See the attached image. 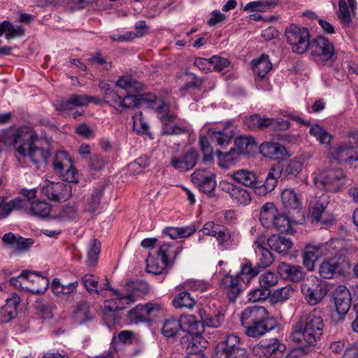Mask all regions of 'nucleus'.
Wrapping results in <instances>:
<instances>
[{"mask_svg": "<svg viewBox=\"0 0 358 358\" xmlns=\"http://www.w3.org/2000/svg\"><path fill=\"white\" fill-rule=\"evenodd\" d=\"M38 141L36 131L29 127H10L0 132V142L13 145L17 161L23 166L31 162L38 168L47 162L50 153L37 145Z\"/></svg>", "mask_w": 358, "mask_h": 358, "instance_id": "1", "label": "nucleus"}, {"mask_svg": "<svg viewBox=\"0 0 358 358\" xmlns=\"http://www.w3.org/2000/svg\"><path fill=\"white\" fill-rule=\"evenodd\" d=\"M324 323L322 311L314 308L303 313L294 323L289 334L290 340L298 344L305 354L315 351L322 340Z\"/></svg>", "mask_w": 358, "mask_h": 358, "instance_id": "2", "label": "nucleus"}, {"mask_svg": "<svg viewBox=\"0 0 358 358\" xmlns=\"http://www.w3.org/2000/svg\"><path fill=\"white\" fill-rule=\"evenodd\" d=\"M280 168H271L263 184L258 180L253 171L248 169H238L229 176L237 183L253 188L257 195L265 196L271 192L276 187L278 179L280 177Z\"/></svg>", "mask_w": 358, "mask_h": 358, "instance_id": "3", "label": "nucleus"}, {"mask_svg": "<svg viewBox=\"0 0 358 358\" xmlns=\"http://www.w3.org/2000/svg\"><path fill=\"white\" fill-rule=\"evenodd\" d=\"M313 176L315 185L331 192H339L348 178L345 171L341 169L318 170Z\"/></svg>", "mask_w": 358, "mask_h": 358, "instance_id": "4", "label": "nucleus"}, {"mask_svg": "<svg viewBox=\"0 0 358 358\" xmlns=\"http://www.w3.org/2000/svg\"><path fill=\"white\" fill-rule=\"evenodd\" d=\"M287 42L294 53L303 54L310 45V34L308 29L292 24L285 31Z\"/></svg>", "mask_w": 358, "mask_h": 358, "instance_id": "5", "label": "nucleus"}, {"mask_svg": "<svg viewBox=\"0 0 358 358\" xmlns=\"http://www.w3.org/2000/svg\"><path fill=\"white\" fill-rule=\"evenodd\" d=\"M139 287L148 290V285L145 282L134 283V291L127 294H123L118 290L112 289L111 291L113 292V298L112 299L105 301V310L114 313L118 310L124 309L127 306L136 301L140 296L136 292Z\"/></svg>", "mask_w": 358, "mask_h": 358, "instance_id": "6", "label": "nucleus"}, {"mask_svg": "<svg viewBox=\"0 0 358 358\" xmlns=\"http://www.w3.org/2000/svg\"><path fill=\"white\" fill-rule=\"evenodd\" d=\"M162 311L159 303L149 302L144 305L138 304L127 313L128 320L133 324L149 322L157 317Z\"/></svg>", "mask_w": 358, "mask_h": 358, "instance_id": "7", "label": "nucleus"}, {"mask_svg": "<svg viewBox=\"0 0 358 358\" xmlns=\"http://www.w3.org/2000/svg\"><path fill=\"white\" fill-rule=\"evenodd\" d=\"M245 354V350L241 346L240 338L231 334L217 345L213 358H239Z\"/></svg>", "mask_w": 358, "mask_h": 358, "instance_id": "8", "label": "nucleus"}, {"mask_svg": "<svg viewBox=\"0 0 358 358\" xmlns=\"http://www.w3.org/2000/svg\"><path fill=\"white\" fill-rule=\"evenodd\" d=\"M301 289L306 301L311 306L319 303L327 294L325 285L316 277H310L304 280Z\"/></svg>", "mask_w": 358, "mask_h": 358, "instance_id": "9", "label": "nucleus"}, {"mask_svg": "<svg viewBox=\"0 0 358 358\" xmlns=\"http://www.w3.org/2000/svg\"><path fill=\"white\" fill-rule=\"evenodd\" d=\"M53 166L57 174L67 184L77 182V172L73 166L72 159L69 155L64 151L56 153Z\"/></svg>", "mask_w": 358, "mask_h": 358, "instance_id": "10", "label": "nucleus"}, {"mask_svg": "<svg viewBox=\"0 0 358 358\" xmlns=\"http://www.w3.org/2000/svg\"><path fill=\"white\" fill-rule=\"evenodd\" d=\"M308 49L312 59L317 62L329 61L334 55L333 43L323 36L313 38Z\"/></svg>", "mask_w": 358, "mask_h": 358, "instance_id": "11", "label": "nucleus"}, {"mask_svg": "<svg viewBox=\"0 0 358 358\" xmlns=\"http://www.w3.org/2000/svg\"><path fill=\"white\" fill-rule=\"evenodd\" d=\"M350 267L349 262L342 256H334L324 259L319 266L320 277L331 279L336 274L343 275Z\"/></svg>", "mask_w": 358, "mask_h": 358, "instance_id": "12", "label": "nucleus"}, {"mask_svg": "<svg viewBox=\"0 0 358 358\" xmlns=\"http://www.w3.org/2000/svg\"><path fill=\"white\" fill-rule=\"evenodd\" d=\"M169 110V106L164 102H162L156 108L157 117L163 124L162 133L165 135H178L185 133L187 131L185 128L171 124L177 119V116L170 113Z\"/></svg>", "mask_w": 358, "mask_h": 358, "instance_id": "13", "label": "nucleus"}, {"mask_svg": "<svg viewBox=\"0 0 358 358\" xmlns=\"http://www.w3.org/2000/svg\"><path fill=\"white\" fill-rule=\"evenodd\" d=\"M43 195L52 201L64 202L72 196V186L70 184L48 181L41 189Z\"/></svg>", "mask_w": 358, "mask_h": 358, "instance_id": "14", "label": "nucleus"}, {"mask_svg": "<svg viewBox=\"0 0 358 358\" xmlns=\"http://www.w3.org/2000/svg\"><path fill=\"white\" fill-rule=\"evenodd\" d=\"M91 102L97 103L99 101L94 96L74 94L66 99H62L55 101L53 106L56 110L63 112L72 110L75 107L86 106Z\"/></svg>", "mask_w": 358, "mask_h": 358, "instance_id": "15", "label": "nucleus"}, {"mask_svg": "<svg viewBox=\"0 0 358 358\" xmlns=\"http://www.w3.org/2000/svg\"><path fill=\"white\" fill-rule=\"evenodd\" d=\"M219 187L227 193L234 203L241 206H248L251 203L250 192L245 188L232 184L227 180L220 182Z\"/></svg>", "mask_w": 358, "mask_h": 358, "instance_id": "16", "label": "nucleus"}, {"mask_svg": "<svg viewBox=\"0 0 358 358\" xmlns=\"http://www.w3.org/2000/svg\"><path fill=\"white\" fill-rule=\"evenodd\" d=\"M192 182L203 193H211L216 187L215 176L205 169L196 170L192 174Z\"/></svg>", "mask_w": 358, "mask_h": 358, "instance_id": "17", "label": "nucleus"}, {"mask_svg": "<svg viewBox=\"0 0 358 358\" xmlns=\"http://www.w3.org/2000/svg\"><path fill=\"white\" fill-rule=\"evenodd\" d=\"M285 345L277 338H271L255 345L252 350V355L257 358H269L277 352H283Z\"/></svg>", "mask_w": 358, "mask_h": 358, "instance_id": "18", "label": "nucleus"}, {"mask_svg": "<svg viewBox=\"0 0 358 358\" xmlns=\"http://www.w3.org/2000/svg\"><path fill=\"white\" fill-rule=\"evenodd\" d=\"M25 275L26 280L23 282L24 290L34 294H41L48 287V279L38 273L26 271Z\"/></svg>", "mask_w": 358, "mask_h": 358, "instance_id": "19", "label": "nucleus"}, {"mask_svg": "<svg viewBox=\"0 0 358 358\" xmlns=\"http://www.w3.org/2000/svg\"><path fill=\"white\" fill-rule=\"evenodd\" d=\"M253 248L258 268H266L272 264L274 259L271 252L265 247V237L259 236L253 243Z\"/></svg>", "mask_w": 358, "mask_h": 358, "instance_id": "20", "label": "nucleus"}, {"mask_svg": "<svg viewBox=\"0 0 358 358\" xmlns=\"http://www.w3.org/2000/svg\"><path fill=\"white\" fill-rule=\"evenodd\" d=\"M334 304L338 315L344 316L351 306V294L349 289L343 285H339L333 294Z\"/></svg>", "mask_w": 358, "mask_h": 358, "instance_id": "21", "label": "nucleus"}, {"mask_svg": "<svg viewBox=\"0 0 358 358\" xmlns=\"http://www.w3.org/2000/svg\"><path fill=\"white\" fill-rule=\"evenodd\" d=\"M269 318L268 310L263 306H253L246 308L241 314V325H248L249 323L262 321Z\"/></svg>", "mask_w": 358, "mask_h": 358, "instance_id": "22", "label": "nucleus"}, {"mask_svg": "<svg viewBox=\"0 0 358 358\" xmlns=\"http://www.w3.org/2000/svg\"><path fill=\"white\" fill-rule=\"evenodd\" d=\"M202 332L198 334H185L181 338L183 348H186L187 353H201L206 347L207 341L202 336Z\"/></svg>", "mask_w": 358, "mask_h": 358, "instance_id": "23", "label": "nucleus"}, {"mask_svg": "<svg viewBox=\"0 0 358 358\" xmlns=\"http://www.w3.org/2000/svg\"><path fill=\"white\" fill-rule=\"evenodd\" d=\"M198 153L195 150H187L180 158H173L171 164L176 169L185 171L193 169L196 164Z\"/></svg>", "mask_w": 358, "mask_h": 358, "instance_id": "24", "label": "nucleus"}, {"mask_svg": "<svg viewBox=\"0 0 358 358\" xmlns=\"http://www.w3.org/2000/svg\"><path fill=\"white\" fill-rule=\"evenodd\" d=\"M241 281L236 275H225L222 280L221 285L226 291L229 301H234L237 296L242 291Z\"/></svg>", "mask_w": 358, "mask_h": 358, "instance_id": "25", "label": "nucleus"}, {"mask_svg": "<svg viewBox=\"0 0 358 358\" xmlns=\"http://www.w3.org/2000/svg\"><path fill=\"white\" fill-rule=\"evenodd\" d=\"M329 204V201L325 196L313 198L309 203V212L311 217L316 222L327 223V221L322 218L326 213V208Z\"/></svg>", "mask_w": 358, "mask_h": 358, "instance_id": "26", "label": "nucleus"}, {"mask_svg": "<svg viewBox=\"0 0 358 358\" xmlns=\"http://www.w3.org/2000/svg\"><path fill=\"white\" fill-rule=\"evenodd\" d=\"M261 154L267 158L273 160H278L283 158L287 150L284 145L275 142H266L259 146Z\"/></svg>", "mask_w": 358, "mask_h": 358, "instance_id": "27", "label": "nucleus"}, {"mask_svg": "<svg viewBox=\"0 0 358 358\" xmlns=\"http://www.w3.org/2000/svg\"><path fill=\"white\" fill-rule=\"evenodd\" d=\"M82 282L90 293L100 294L103 290H112L108 279L99 281V278L92 274H85L82 278Z\"/></svg>", "mask_w": 358, "mask_h": 358, "instance_id": "28", "label": "nucleus"}, {"mask_svg": "<svg viewBox=\"0 0 358 358\" xmlns=\"http://www.w3.org/2000/svg\"><path fill=\"white\" fill-rule=\"evenodd\" d=\"M278 273L282 278L292 282H299L304 276V273L301 266L288 264L285 262L279 264Z\"/></svg>", "mask_w": 358, "mask_h": 358, "instance_id": "29", "label": "nucleus"}, {"mask_svg": "<svg viewBox=\"0 0 358 358\" xmlns=\"http://www.w3.org/2000/svg\"><path fill=\"white\" fill-rule=\"evenodd\" d=\"M271 320H263L262 321L249 323L248 325L242 326L246 336L251 338H259L266 332L273 329V326L270 324Z\"/></svg>", "mask_w": 358, "mask_h": 358, "instance_id": "30", "label": "nucleus"}, {"mask_svg": "<svg viewBox=\"0 0 358 358\" xmlns=\"http://www.w3.org/2000/svg\"><path fill=\"white\" fill-rule=\"evenodd\" d=\"M267 244L272 250L282 256L287 255L293 245L289 238L276 234L271 236L267 239Z\"/></svg>", "mask_w": 358, "mask_h": 358, "instance_id": "31", "label": "nucleus"}, {"mask_svg": "<svg viewBox=\"0 0 358 358\" xmlns=\"http://www.w3.org/2000/svg\"><path fill=\"white\" fill-rule=\"evenodd\" d=\"M20 302V299L17 294L6 299V304L0 307V322H8L17 315V307Z\"/></svg>", "mask_w": 358, "mask_h": 358, "instance_id": "32", "label": "nucleus"}, {"mask_svg": "<svg viewBox=\"0 0 358 358\" xmlns=\"http://www.w3.org/2000/svg\"><path fill=\"white\" fill-rule=\"evenodd\" d=\"M208 134L212 141L216 142L217 145L224 146L228 145L233 138L234 131L231 126L227 125L219 130L209 129Z\"/></svg>", "mask_w": 358, "mask_h": 358, "instance_id": "33", "label": "nucleus"}, {"mask_svg": "<svg viewBox=\"0 0 358 358\" xmlns=\"http://www.w3.org/2000/svg\"><path fill=\"white\" fill-rule=\"evenodd\" d=\"M2 239L3 243L14 251L27 249L34 243L31 238H24L21 236H17L12 233L5 234Z\"/></svg>", "mask_w": 358, "mask_h": 358, "instance_id": "34", "label": "nucleus"}, {"mask_svg": "<svg viewBox=\"0 0 358 358\" xmlns=\"http://www.w3.org/2000/svg\"><path fill=\"white\" fill-rule=\"evenodd\" d=\"M323 245H307L302 253L303 264L308 270L313 271L315 268V262L320 255V250Z\"/></svg>", "mask_w": 358, "mask_h": 358, "instance_id": "35", "label": "nucleus"}, {"mask_svg": "<svg viewBox=\"0 0 358 358\" xmlns=\"http://www.w3.org/2000/svg\"><path fill=\"white\" fill-rule=\"evenodd\" d=\"M278 211L272 203H266L261 208L259 221L265 228H271L278 215Z\"/></svg>", "mask_w": 358, "mask_h": 358, "instance_id": "36", "label": "nucleus"}, {"mask_svg": "<svg viewBox=\"0 0 358 358\" xmlns=\"http://www.w3.org/2000/svg\"><path fill=\"white\" fill-rule=\"evenodd\" d=\"M203 329L204 326L212 328H217L224 320V315L220 311L213 314L208 313L205 309H200L198 312Z\"/></svg>", "mask_w": 358, "mask_h": 358, "instance_id": "37", "label": "nucleus"}, {"mask_svg": "<svg viewBox=\"0 0 358 358\" xmlns=\"http://www.w3.org/2000/svg\"><path fill=\"white\" fill-rule=\"evenodd\" d=\"M181 330L186 334H198L203 332V325L201 320H198L195 316L192 315H183L179 320Z\"/></svg>", "mask_w": 358, "mask_h": 358, "instance_id": "38", "label": "nucleus"}, {"mask_svg": "<svg viewBox=\"0 0 358 358\" xmlns=\"http://www.w3.org/2000/svg\"><path fill=\"white\" fill-rule=\"evenodd\" d=\"M136 93H127L123 98L118 95V99H115L113 103V106L120 112H123L125 109H131L141 106L138 94Z\"/></svg>", "mask_w": 358, "mask_h": 358, "instance_id": "39", "label": "nucleus"}, {"mask_svg": "<svg viewBox=\"0 0 358 358\" xmlns=\"http://www.w3.org/2000/svg\"><path fill=\"white\" fill-rule=\"evenodd\" d=\"M281 201L284 208L287 210H298L301 205L298 194L291 188L285 189L281 192Z\"/></svg>", "mask_w": 358, "mask_h": 358, "instance_id": "40", "label": "nucleus"}, {"mask_svg": "<svg viewBox=\"0 0 358 358\" xmlns=\"http://www.w3.org/2000/svg\"><path fill=\"white\" fill-rule=\"evenodd\" d=\"M353 147L348 144H341L336 148L331 150L329 153L330 160L338 161L349 164V160L353 155H351Z\"/></svg>", "mask_w": 358, "mask_h": 358, "instance_id": "41", "label": "nucleus"}, {"mask_svg": "<svg viewBox=\"0 0 358 358\" xmlns=\"http://www.w3.org/2000/svg\"><path fill=\"white\" fill-rule=\"evenodd\" d=\"M253 71L258 76L256 82L259 83L271 71L272 64L268 56L262 55L258 59L252 61Z\"/></svg>", "mask_w": 358, "mask_h": 358, "instance_id": "42", "label": "nucleus"}, {"mask_svg": "<svg viewBox=\"0 0 358 358\" xmlns=\"http://www.w3.org/2000/svg\"><path fill=\"white\" fill-rule=\"evenodd\" d=\"M279 3L278 0H259L248 3L244 10L248 12H266L268 9L274 8Z\"/></svg>", "mask_w": 358, "mask_h": 358, "instance_id": "43", "label": "nucleus"}, {"mask_svg": "<svg viewBox=\"0 0 358 358\" xmlns=\"http://www.w3.org/2000/svg\"><path fill=\"white\" fill-rule=\"evenodd\" d=\"M24 30L22 26H14L9 21L4 20L0 23V36L4 34L7 39L21 37Z\"/></svg>", "mask_w": 358, "mask_h": 358, "instance_id": "44", "label": "nucleus"}, {"mask_svg": "<svg viewBox=\"0 0 358 358\" xmlns=\"http://www.w3.org/2000/svg\"><path fill=\"white\" fill-rule=\"evenodd\" d=\"M172 304L176 308H185L192 309L196 304V300L185 289L175 296L173 299Z\"/></svg>", "mask_w": 358, "mask_h": 358, "instance_id": "45", "label": "nucleus"}, {"mask_svg": "<svg viewBox=\"0 0 358 358\" xmlns=\"http://www.w3.org/2000/svg\"><path fill=\"white\" fill-rule=\"evenodd\" d=\"M259 273V268L252 267V263L248 260H245L241 267V270L237 274L243 282L248 283L250 280L255 277Z\"/></svg>", "mask_w": 358, "mask_h": 358, "instance_id": "46", "label": "nucleus"}, {"mask_svg": "<svg viewBox=\"0 0 358 358\" xmlns=\"http://www.w3.org/2000/svg\"><path fill=\"white\" fill-rule=\"evenodd\" d=\"M268 117H262L257 114L246 117L244 120L245 125L251 130H258L267 128L269 126Z\"/></svg>", "mask_w": 358, "mask_h": 358, "instance_id": "47", "label": "nucleus"}, {"mask_svg": "<svg viewBox=\"0 0 358 358\" xmlns=\"http://www.w3.org/2000/svg\"><path fill=\"white\" fill-rule=\"evenodd\" d=\"M116 86L127 93H137L141 89V84L129 76H121L116 81Z\"/></svg>", "mask_w": 358, "mask_h": 358, "instance_id": "48", "label": "nucleus"}, {"mask_svg": "<svg viewBox=\"0 0 358 358\" xmlns=\"http://www.w3.org/2000/svg\"><path fill=\"white\" fill-rule=\"evenodd\" d=\"M146 263L147 271L155 275L162 273L169 265V263L162 259L160 257H157V258H155L152 257L150 254L146 259Z\"/></svg>", "mask_w": 358, "mask_h": 358, "instance_id": "49", "label": "nucleus"}, {"mask_svg": "<svg viewBox=\"0 0 358 358\" xmlns=\"http://www.w3.org/2000/svg\"><path fill=\"white\" fill-rule=\"evenodd\" d=\"M219 166L222 169H228L229 165L234 164L241 155L236 149H231L228 152H217Z\"/></svg>", "mask_w": 358, "mask_h": 358, "instance_id": "50", "label": "nucleus"}, {"mask_svg": "<svg viewBox=\"0 0 358 358\" xmlns=\"http://www.w3.org/2000/svg\"><path fill=\"white\" fill-rule=\"evenodd\" d=\"M273 168H280L281 170L280 176L282 174L285 177L292 178L295 177L302 171L303 164L299 161L293 160L287 164L284 167L278 165Z\"/></svg>", "mask_w": 358, "mask_h": 358, "instance_id": "51", "label": "nucleus"}, {"mask_svg": "<svg viewBox=\"0 0 358 358\" xmlns=\"http://www.w3.org/2000/svg\"><path fill=\"white\" fill-rule=\"evenodd\" d=\"M180 321L176 319L166 320L162 328V333L167 338H173L178 334L180 328Z\"/></svg>", "mask_w": 358, "mask_h": 358, "instance_id": "52", "label": "nucleus"}, {"mask_svg": "<svg viewBox=\"0 0 358 358\" xmlns=\"http://www.w3.org/2000/svg\"><path fill=\"white\" fill-rule=\"evenodd\" d=\"M235 145L236 150L241 155L248 153V150L255 146V141L250 136H241L235 139Z\"/></svg>", "mask_w": 358, "mask_h": 358, "instance_id": "53", "label": "nucleus"}, {"mask_svg": "<svg viewBox=\"0 0 358 358\" xmlns=\"http://www.w3.org/2000/svg\"><path fill=\"white\" fill-rule=\"evenodd\" d=\"M101 251V243L96 240H92L87 247V264L89 266H94L99 259Z\"/></svg>", "mask_w": 358, "mask_h": 358, "instance_id": "54", "label": "nucleus"}, {"mask_svg": "<svg viewBox=\"0 0 358 358\" xmlns=\"http://www.w3.org/2000/svg\"><path fill=\"white\" fill-rule=\"evenodd\" d=\"M50 211L51 206L45 201H37L31 203L30 212L36 216L46 217L50 215Z\"/></svg>", "mask_w": 358, "mask_h": 358, "instance_id": "55", "label": "nucleus"}, {"mask_svg": "<svg viewBox=\"0 0 358 358\" xmlns=\"http://www.w3.org/2000/svg\"><path fill=\"white\" fill-rule=\"evenodd\" d=\"M309 133L322 144H328L331 141V136L317 124L310 126Z\"/></svg>", "mask_w": 358, "mask_h": 358, "instance_id": "56", "label": "nucleus"}, {"mask_svg": "<svg viewBox=\"0 0 358 358\" xmlns=\"http://www.w3.org/2000/svg\"><path fill=\"white\" fill-rule=\"evenodd\" d=\"M177 253L171 244L164 243L159 245L157 255L169 264L171 259L176 258Z\"/></svg>", "mask_w": 358, "mask_h": 358, "instance_id": "57", "label": "nucleus"}, {"mask_svg": "<svg viewBox=\"0 0 358 358\" xmlns=\"http://www.w3.org/2000/svg\"><path fill=\"white\" fill-rule=\"evenodd\" d=\"M91 319L89 311L88 304L85 302H80L78 304L75 311V320L78 323L83 324Z\"/></svg>", "mask_w": 358, "mask_h": 358, "instance_id": "58", "label": "nucleus"}, {"mask_svg": "<svg viewBox=\"0 0 358 358\" xmlns=\"http://www.w3.org/2000/svg\"><path fill=\"white\" fill-rule=\"evenodd\" d=\"M272 227L282 233L292 231L291 221L287 215L280 213H278Z\"/></svg>", "mask_w": 358, "mask_h": 358, "instance_id": "59", "label": "nucleus"}, {"mask_svg": "<svg viewBox=\"0 0 358 358\" xmlns=\"http://www.w3.org/2000/svg\"><path fill=\"white\" fill-rule=\"evenodd\" d=\"M200 149L203 155V162L205 163H210L213 159V148L206 136H201L199 138Z\"/></svg>", "mask_w": 358, "mask_h": 358, "instance_id": "60", "label": "nucleus"}, {"mask_svg": "<svg viewBox=\"0 0 358 358\" xmlns=\"http://www.w3.org/2000/svg\"><path fill=\"white\" fill-rule=\"evenodd\" d=\"M259 282L262 288L269 290L278 283V278L275 273L267 271L259 276Z\"/></svg>", "mask_w": 358, "mask_h": 358, "instance_id": "61", "label": "nucleus"}, {"mask_svg": "<svg viewBox=\"0 0 358 358\" xmlns=\"http://www.w3.org/2000/svg\"><path fill=\"white\" fill-rule=\"evenodd\" d=\"M102 195V191L96 189L92 193L87 200L85 210L89 213L96 211L100 205V200Z\"/></svg>", "mask_w": 358, "mask_h": 358, "instance_id": "62", "label": "nucleus"}, {"mask_svg": "<svg viewBox=\"0 0 358 358\" xmlns=\"http://www.w3.org/2000/svg\"><path fill=\"white\" fill-rule=\"evenodd\" d=\"M293 292L294 289L290 285L285 286L275 289L271 294V299L275 302H282L288 299Z\"/></svg>", "mask_w": 358, "mask_h": 358, "instance_id": "63", "label": "nucleus"}, {"mask_svg": "<svg viewBox=\"0 0 358 358\" xmlns=\"http://www.w3.org/2000/svg\"><path fill=\"white\" fill-rule=\"evenodd\" d=\"M133 127L138 133H146L149 129L148 124L143 118L141 111L136 112L132 117Z\"/></svg>", "mask_w": 358, "mask_h": 358, "instance_id": "64", "label": "nucleus"}]
</instances>
